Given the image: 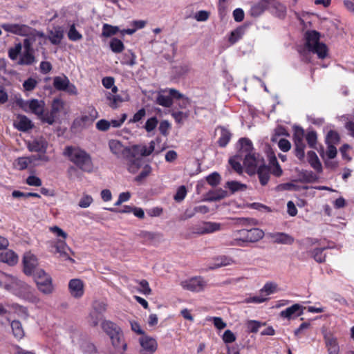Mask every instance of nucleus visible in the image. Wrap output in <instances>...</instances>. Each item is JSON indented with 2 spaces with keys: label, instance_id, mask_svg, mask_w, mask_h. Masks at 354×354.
Here are the masks:
<instances>
[{
  "label": "nucleus",
  "instance_id": "8",
  "mask_svg": "<svg viewBox=\"0 0 354 354\" xmlns=\"http://www.w3.org/2000/svg\"><path fill=\"white\" fill-rule=\"evenodd\" d=\"M42 161L47 162L50 158L46 155H31L30 156H22L15 160L13 162V167L18 170H24L28 167L29 165H37L36 161Z\"/></svg>",
  "mask_w": 354,
  "mask_h": 354
},
{
  "label": "nucleus",
  "instance_id": "14",
  "mask_svg": "<svg viewBox=\"0 0 354 354\" xmlns=\"http://www.w3.org/2000/svg\"><path fill=\"white\" fill-rule=\"evenodd\" d=\"M140 354H153L158 348L156 340L148 335H142L139 338Z\"/></svg>",
  "mask_w": 354,
  "mask_h": 354
},
{
  "label": "nucleus",
  "instance_id": "32",
  "mask_svg": "<svg viewBox=\"0 0 354 354\" xmlns=\"http://www.w3.org/2000/svg\"><path fill=\"white\" fill-rule=\"evenodd\" d=\"M259 181L262 185H266L270 179V168L265 163L257 170Z\"/></svg>",
  "mask_w": 354,
  "mask_h": 354
},
{
  "label": "nucleus",
  "instance_id": "1",
  "mask_svg": "<svg viewBox=\"0 0 354 354\" xmlns=\"http://www.w3.org/2000/svg\"><path fill=\"white\" fill-rule=\"evenodd\" d=\"M0 286L32 304H38L40 301V299L30 286L15 277L3 272H0Z\"/></svg>",
  "mask_w": 354,
  "mask_h": 354
},
{
  "label": "nucleus",
  "instance_id": "16",
  "mask_svg": "<svg viewBox=\"0 0 354 354\" xmlns=\"http://www.w3.org/2000/svg\"><path fill=\"white\" fill-rule=\"evenodd\" d=\"M45 105L46 104L44 100L32 99L26 101L22 105V107L25 111H30L39 117L44 111Z\"/></svg>",
  "mask_w": 354,
  "mask_h": 354
},
{
  "label": "nucleus",
  "instance_id": "6",
  "mask_svg": "<svg viewBox=\"0 0 354 354\" xmlns=\"http://www.w3.org/2000/svg\"><path fill=\"white\" fill-rule=\"evenodd\" d=\"M34 280L37 289L44 295H51L55 290L51 276L44 270H37L34 273Z\"/></svg>",
  "mask_w": 354,
  "mask_h": 354
},
{
  "label": "nucleus",
  "instance_id": "7",
  "mask_svg": "<svg viewBox=\"0 0 354 354\" xmlns=\"http://www.w3.org/2000/svg\"><path fill=\"white\" fill-rule=\"evenodd\" d=\"M180 97L182 93L178 90L167 88L158 91L156 102L162 106L169 108L172 106L174 98Z\"/></svg>",
  "mask_w": 354,
  "mask_h": 354
},
{
  "label": "nucleus",
  "instance_id": "63",
  "mask_svg": "<svg viewBox=\"0 0 354 354\" xmlns=\"http://www.w3.org/2000/svg\"><path fill=\"white\" fill-rule=\"evenodd\" d=\"M207 183L212 185L215 186L219 183L220 176L218 173H213L207 177Z\"/></svg>",
  "mask_w": 354,
  "mask_h": 354
},
{
  "label": "nucleus",
  "instance_id": "37",
  "mask_svg": "<svg viewBox=\"0 0 354 354\" xmlns=\"http://www.w3.org/2000/svg\"><path fill=\"white\" fill-rule=\"evenodd\" d=\"M271 2L270 8H272L273 9L272 11L274 12L280 19H283L286 11V7L281 3L276 2L274 0H271Z\"/></svg>",
  "mask_w": 354,
  "mask_h": 354
},
{
  "label": "nucleus",
  "instance_id": "61",
  "mask_svg": "<svg viewBox=\"0 0 354 354\" xmlns=\"http://www.w3.org/2000/svg\"><path fill=\"white\" fill-rule=\"evenodd\" d=\"M324 339L327 348L332 346L333 347L338 346L337 339L334 337L331 334L324 335Z\"/></svg>",
  "mask_w": 354,
  "mask_h": 354
},
{
  "label": "nucleus",
  "instance_id": "35",
  "mask_svg": "<svg viewBox=\"0 0 354 354\" xmlns=\"http://www.w3.org/2000/svg\"><path fill=\"white\" fill-rule=\"evenodd\" d=\"M106 100L109 101V105L113 109H117L120 104L124 100L119 95H114L111 92L106 93Z\"/></svg>",
  "mask_w": 354,
  "mask_h": 354
},
{
  "label": "nucleus",
  "instance_id": "38",
  "mask_svg": "<svg viewBox=\"0 0 354 354\" xmlns=\"http://www.w3.org/2000/svg\"><path fill=\"white\" fill-rule=\"evenodd\" d=\"M246 28L245 25L241 26L238 27L235 30L232 31L231 32V35L229 37V41L231 44H234L236 41H238L239 39H240L242 36V35L244 32V30Z\"/></svg>",
  "mask_w": 354,
  "mask_h": 354
},
{
  "label": "nucleus",
  "instance_id": "43",
  "mask_svg": "<svg viewBox=\"0 0 354 354\" xmlns=\"http://www.w3.org/2000/svg\"><path fill=\"white\" fill-rule=\"evenodd\" d=\"M57 116H56L55 114H53L52 112H43L42 115H40L39 118L43 122L47 123L48 124H53L55 120L57 119Z\"/></svg>",
  "mask_w": 354,
  "mask_h": 354
},
{
  "label": "nucleus",
  "instance_id": "13",
  "mask_svg": "<svg viewBox=\"0 0 354 354\" xmlns=\"http://www.w3.org/2000/svg\"><path fill=\"white\" fill-rule=\"evenodd\" d=\"M53 86L58 91H66L70 94H77L76 87L71 84L66 75L56 76L53 78Z\"/></svg>",
  "mask_w": 354,
  "mask_h": 354
},
{
  "label": "nucleus",
  "instance_id": "3",
  "mask_svg": "<svg viewBox=\"0 0 354 354\" xmlns=\"http://www.w3.org/2000/svg\"><path fill=\"white\" fill-rule=\"evenodd\" d=\"M305 47L310 52L324 59L328 56L327 46L320 41V33L316 30H307L304 35Z\"/></svg>",
  "mask_w": 354,
  "mask_h": 354
},
{
  "label": "nucleus",
  "instance_id": "30",
  "mask_svg": "<svg viewBox=\"0 0 354 354\" xmlns=\"http://www.w3.org/2000/svg\"><path fill=\"white\" fill-rule=\"evenodd\" d=\"M64 36V31L59 27H54L49 31L48 39L53 44H59Z\"/></svg>",
  "mask_w": 354,
  "mask_h": 354
},
{
  "label": "nucleus",
  "instance_id": "31",
  "mask_svg": "<svg viewBox=\"0 0 354 354\" xmlns=\"http://www.w3.org/2000/svg\"><path fill=\"white\" fill-rule=\"evenodd\" d=\"M308 160L310 166L318 173L322 172V166L319 159L315 151H310L307 153Z\"/></svg>",
  "mask_w": 354,
  "mask_h": 354
},
{
  "label": "nucleus",
  "instance_id": "15",
  "mask_svg": "<svg viewBox=\"0 0 354 354\" xmlns=\"http://www.w3.org/2000/svg\"><path fill=\"white\" fill-rule=\"evenodd\" d=\"M180 285L185 290L199 292L203 290L206 283L202 277H196L181 281Z\"/></svg>",
  "mask_w": 354,
  "mask_h": 354
},
{
  "label": "nucleus",
  "instance_id": "34",
  "mask_svg": "<svg viewBox=\"0 0 354 354\" xmlns=\"http://www.w3.org/2000/svg\"><path fill=\"white\" fill-rule=\"evenodd\" d=\"M225 187L228 189L230 194H234L239 191H244L246 189L247 186L245 184L241 183L238 181L232 180L227 181L225 183Z\"/></svg>",
  "mask_w": 354,
  "mask_h": 354
},
{
  "label": "nucleus",
  "instance_id": "57",
  "mask_svg": "<svg viewBox=\"0 0 354 354\" xmlns=\"http://www.w3.org/2000/svg\"><path fill=\"white\" fill-rule=\"evenodd\" d=\"M146 115V110L144 108L139 109L133 116L132 118L129 120L130 123H136L140 122L142 120Z\"/></svg>",
  "mask_w": 354,
  "mask_h": 354
},
{
  "label": "nucleus",
  "instance_id": "46",
  "mask_svg": "<svg viewBox=\"0 0 354 354\" xmlns=\"http://www.w3.org/2000/svg\"><path fill=\"white\" fill-rule=\"evenodd\" d=\"M118 31V28L117 26H112L108 24H104L103 30H102V35L104 37H111L116 34Z\"/></svg>",
  "mask_w": 354,
  "mask_h": 354
},
{
  "label": "nucleus",
  "instance_id": "20",
  "mask_svg": "<svg viewBox=\"0 0 354 354\" xmlns=\"http://www.w3.org/2000/svg\"><path fill=\"white\" fill-rule=\"evenodd\" d=\"M220 229V224L214 222H203L194 227L193 232L198 234H209Z\"/></svg>",
  "mask_w": 354,
  "mask_h": 354
},
{
  "label": "nucleus",
  "instance_id": "52",
  "mask_svg": "<svg viewBox=\"0 0 354 354\" xmlns=\"http://www.w3.org/2000/svg\"><path fill=\"white\" fill-rule=\"evenodd\" d=\"M102 315L91 310L88 316V322L91 325L95 326L98 324L100 320L102 318Z\"/></svg>",
  "mask_w": 354,
  "mask_h": 354
},
{
  "label": "nucleus",
  "instance_id": "48",
  "mask_svg": "<svg viewBox=\"0 0 354 354\" xmlns=\"http://www.w3.org/2000/svg\"><path fill=\"white\" fill-rule=\"evenodd\" d=\"M317 139V133L315 131H310L306 135V140L311 148H316Z\"/></svg>",
  "mask_w": 354,
  "mask_h": 354
},
{
  "label": "nucleus",
  "instance_id": "17",
  "mask_svg": "<svg viewBox=\"0 0 354 354\" xmlns=\"http://www.w3.org/2000/svg\"><path fill=\"white\" fill-rule=\"evenodd\" d=\"M3 28L16 35L28 36L32 35V30L24 24H3Z\"/></svg>",
  "mask_w": 354,
  "mask_h": 354
},
{
  "label": "nucleus",
  "instance_id": "62",
  "mask_svg": "<svg viewBox=\"0 0 354 354\" xmlns=\"http://www.w3.org/2000/svg\"><path fill=\"white\" fill-rule=\"evenodd\" d=\"M209 12L206 10H200L195 13L194 18L198 21H205L208 19Z\"/></svg>",
  "mask_w": 354,
  "mask_h": 354
},
{
  "label": "nucleus",
  "instance_id": "59",
  "mask_svg": "<svg viewBox=\"0 0 354 354\" xmlns=\"http://www.w3.org/2000/svg\"><path fill=\"white\" fill-rule=\"evenodd\" d=\"M127 117V114L123 113L121 115V118L120 119H113V120H111V121H109L110 127H113L114 128L120 127L122 125V124L124 122V121L126 120Z\"/></svg>",
  "mask_w": 354,
  "mask_h": 354
},
{
  "label": "nucleus",
  "instance_id": "26",
  "mask_svg": "<svg viewBox=\"0 0 354 354\" xmlns=\"http://www.w3.org/2000/svg\"><path fill=\"white\" fill-rule=\"evenodd\" d=\"M305 308L299 304H295L290 307L287 308L286 310L280 313L282 317L291 319L295 317H299L303 314V310Z\"/></svg>",
  "mask_w": 354,
  "mask_h": 354
},
{
  "label": "nucleus",
  "instance_id": "54",
  "mask_svg": "<svg viewBox=\"0 0 354 354\" xmlns=\"http://www.w3.org/2000/svg\"><path fill=\"white\" fill-rule=\"evenodd\" d=\"M187 195V189L185 186L182 185L180 186L176 191V194L174 196V198L177 202H180L184 200Z\"/></svg>",
  "mask_w": 354,
  "mask_h": 354
},
{
  "label": "nucleus",
  "instance_id": "5",
  "mask_svg": "<svg viewBox=\"0 0 354 354\" xmlns=\"http://www.w3.org/2000/svg\"><path fill=\"white\" fill-rule=\"evenodd\" d=\"M102 328L111 340L113 346L118 351L124 352L127 344L124 342L121 328L115 323L104 320L102 322Z\"/></svg>",
  "mask_w": 354,
  "mask_h": 354
},
{
  "label": "nucleus",
  "instance_id": "12",
  "mask_svg": "<svg viewBox=\"0 0 354 354\" xmlns=\"http://www.w3.org/2000/svg\"><path fill=\"white\" fill-rule=\"evenodd\" d=\"M109 147L111 153L118 158L124 159L131 152V147L124 146L122 142L116 139L109 140Z\"/></svg>",
  "mask_w": 354,
  "mask_h": 354
},
{
  "label": "nucleus",
  "instance_id": "53",
  "mask_svg": "<svg viewBox=\"0 0 354 354\" xmlns=\"http://www.w3.org/2000/svg\"><path fill=\"white\" fill-rule=\"evenodd\" d=\"M92 310L102 315L106 310V304L102 301H95L93 304Z\"/></svg>",
  "mask_w": 354,
  "mask_h": 354
},
{
  "label": "nucleus",
  "instance_id": "29",
  "mask_svg": "<svg viewBox=\"0 0 354 354\" xmlns=\"http://www.w3.org/2000/svg\"><path fill=\"white\" fill-rule=\"evenodd\" d=\"M0 261L10 266H14L18 262V256L12 250L1 252Z\"/></svg>",
  "mask_w": 354,
  "mask_h": 354
},
{
  "label": "nucleus",
  "instance_id": "4",
  "mask_svg": "<svg viewBox=\"0 0 354 354\" xmlns=\"http://www.w3.org/2000/svg\"><path fill=\"white\" fill-rule=\"evenodd\" d=\"M263 236V231L259 228H244L233 233V240L230 244L243 247L248 243H254L261 240Z\"/></svg>",
  "mask_w": 354,
  "mask_h": 354
},
{
  "label": "nucleus",
  "instance_id": "24",
  "mask_svg": "<svg viewBox=\"0 0 354 354\" xmlns=\"http://www.w3.org/2000/svg\"><path fill=\"white\" fill-rule=\"evenodd\" d=\"M71 295L75 298H80L84 295V283L79 279H73L68 283Z\"/></svg>",
  "mask_w": 354,
  "mask_h": 354
},
{
  "label": "nucleus",
  "instance_id": "56",
  "mask_svg": "<svg viewBox=\"0 0 354 354\" xmlns=\"http://www.w3.org/2000/svg\"><path fill=\"white\" fill-rule=\"evenodd\" d=\"M93 201V200L91 196L84 194L79 201V206L82 208H87L91 205Z\"/></svg>",
  "mask_w": 354,
  "mask_h": 354
},
{
  "label": "nucleus",
  "instance_id": "51",
  "mask_svg": "<svg viewBox=\"0 0 354 354\" xmlns=\"http://www.w3.org/2000/svg\"><path fill=\"white\" fill-rule=\"evenodd\" d=\"M68 37L70 40L75 41L81 39L82 35L75 29L74 24H73L68 30Z\"/></svg>",
  "mask_w": 354,
  "mask_h": 354
},
{
  "label": "nucleus",
  "instance_id": "2",
  "mask_svg": "<svg viewBox=\"0 0 354 354\" xmlns=\"http://www.w3.org/2000/svg\"><path fill=\"white\" fill-rule=\"evenodd\" d=\"M63 155L83 171L91 172L93 171V165L91 157L84 150L79 147L68 146L64 149Z\"/></svg>",
  "mask_w": 354,
  "mask_h": 354
},
{
  "label": "nucleus",
  "instance_id": "22",
  "mask_svg": "<svg viewBox=\"0 0 354 354\" xmlns=\"http://www.w3.org/2000/svg\"><path fill=\"white\" fill-rule=\"evenodd\" d=\"M155 142L151 141L149 146L146 145H133L131 147V152L133 156H137L142 158V156H148L154 151Z\"/></svg>",
  "mask_w": 354,
  "mask_h": 354
},
{
  "label": "nucleus",
  "instance_id": "10",
  "mask_svg": "<svg viewBox=\"0 0 354 354\" xmlns=\"http://www.w3.org/2000/svg\"><path fill=\"white\" fill-rule=\"evenodd\" d=\"M36 62L34 56V50L28 38L24 41V50L21 53L17 64L19 65H32Z\"/></svg>",
  "mask_w": 354,
  "mask_h": 354
},
{
  "label": "nucleus",
  "instance_id": "36",
  "mask_svg": "<svg viewBox=\"0 0 354 354\" xmlns=\"http://www.w3.org/2000/svg\"><path fill=\"white\" fill-rule=\"evenodd\" d=\"M241 145L240 156H243L245 154L254 153L253 151V147L252 142L245 138H241L239 140Z\"/></svg>",
  "mask_w": 354,
  "mask_h": 354
},
{
  "label": "nucleus",
  "instance_id": "64",
  "mask_svg": "<svg viewBox=\"0 0 354 354\" xmlns=\"http://www.w3.org/2000/svg\"><path fill=\"white\" fill-rule=\"evenodd\" d=\"M278 146L279 149L283 152L288 151L291 148L290 142L285 138H281L279 140L278 142Z\"/></svg>",
  "mask_w": 354,
  "mask_h": 354
},
{
  "label": "nucleus",
  "instance_id": "58",
  "mask_svg": "<svg viewBox=\"0 0 354 354\" xmlns=\"http://www.w3.org/2000/svg\"><path fill=\"white\" fill-rule=\"evenodd\" d=\"M236 339L235 334L232 332L230 330H226L223 333V341L226 343H232Z\"/></svg>",
  "mask_w": 354,
  "mask_h": 354
},
{
  "label": "nucleus",
  "instance_id": "11",
  "mask_svg": "<svg viewBox=\"0 0 354 354\" xmlns=\"http://www.w3.org/2000/svg\"><path fill=\"white\" fill-rule=\"evenodd\" d=\"M304 129L301 127H296L293 135L295 154L301 160H303L305 156L304 149L306 145L304 142Z\"/></svg>",
  "mask_w": 354,
  "mask_h": 354
},
{
  "label": "nucleus",
  "instance_id": "50",
  "mask_svg": "<svg viewBox=\"0 0 354 354\" xmlns=\"http://www.w3.org/2000/svg\"><path fill=\"white\" fill-rule=\"evenodd\" d=\"M158 123V119L156 117H151L146 121L144 127L147 132H151L156 128Z\"/></svg>",
  "mask_w": 354,
  "mask_h": 354
},
{
  "label": "nucleus",
  "instance_id": "42",
  "mask_svg": "<svg viewBox=\"0 0 354 354\" xmlns=\"http://www.w3.org/2000/svg\"><path fill=\"white\" fill-rule=\"evenodd\" d=\"M277 285L276 283L270 282L266 283L264 286L261 289L260 292L265 294V296H268L274 293L277 290Z\"/></svg>",
  "mask_w": 354,
  "mask_h": 354
},
{
  "label": "nucleus",
  "instance_id": "23",
  "mask_svg": "<svg viewBox=\"0 0 354 354\" xmlns=\"http://www.w3.org/2000/svg\"><path fill=\"white\" fill-rule=\"evenodd\" d=\"M124 159L127 162L128 171L132 174L137 173L143 164L142 158L133 156L132 153H130Z\"/></svg>",
  "mask_w": 354,
  "mask_h": 354
},
{
  "label": "nucleus",
  "instance_id": "45",
  "mask_svg": "<svg viewBox=\"0 0 354 354\" xmlns=\"http://www.w3.org/2000/svg\"><path fill=\"white\" fill-rule=\"evenodd\" d=\"M37 84L38 82L35 78L29 77L24 82L23 87L26 91H32L36 88Z\"/></svg>",
  "mask_w": 354,
  "mask_h": 354
},
{
  "label": "nucleus",
  "instance_id": "40",
  "mask_svg": "<svg viewBox=\"0 0 354 354\" xmlns=\"http://www.w3.org/2000/svg\"><path fill=\"white\" fill-rule=\"evenodd\" d=\"M63 109L64 102H62V100L59 98H55L53 100L52 102L51 109L50 111L58 117L59 113L62 111Z\"/></svg>",
  "mask_w": 354,
  "mask_h": 354
},
{
  "label": "nucleus",
  "instance_id": "49",
  "mask_svg": "<svg viewBox=\"0 0 354 354\" xmlns=\"http://www.w3.org/2000/svg\"><path fill=\"white\" fill-rule=\"evenodd\" d=\"M229 163L232 169L237 172L238 174H241L243 171V167L239 160V158L237 156L231 158L229 160Z\"/></svg>",
  "mask_w": 354,
  "mask_h": 354
},
{
  "label": "nucleus",
  "instance_id": "9",
  "mask_svg": "<svg viewBox=\"0 0 354 354\" xmlns=\"http://www.w3.org/2000/svg\"><path fill=\"white\" fill-rule=\"evenodd\" d=\"M264 164L263 158L258 153H250L244 155L243 165L249 175H254L259 167Z\"/></svg>",
  "mask_w": 354,
  "mask_h": 354
},
{
  "label": "nucleus",
  "instance_id": "18",
  "mask_svg": "<svg viewBox=\"0 0 354 354\" xmlns=\"http://www.w3.org/2000/svg\"><path fill=\"white\" fill-rule=\"evenodd\" d=\"M48 143L44 138H37L28 142L27 148L31 152L39 153V155H46Z\"/></svg>",
  "mask_w": 354,
  "mask_h": 354
},
{
  "label": "nucleus",
  "instance_id": "19",
  "mask_svg": "<svg viewBox=\"0 0 354 354\" xmlns=\"http://www.w3.org/2000/svg\"><path fill=\"white\" fill-rule=\"evenodd\" d=\"M24 271L26 274H34L35 269L37 266V259L36 257L30 252L25 253L23 259Z\"/></svg>",
  "mask_w": 354,
  "mask_h": 354
},
{
  "label": "nucleus",
  "instance_id": "21",
  "mask_svg": "<svg viewBox=\"0 0 354 354\" xmlns=\"http://www.w3.org/2000/svg\"><path fill=\"white\" fill-rule=\"evenodd\" d=\"M55 248L56 252L59 254V257L62 260H68L72 263L74 262V260L70 257V253H73V252L67 245L65 240H58L55 245Z\"/></svg>",
  "mask_w": 354,
  "mask_h": 354
},
{
  "label": "nucleus",
  "instance_id": "55",
  "mask_svg": "<svg viewBox=\"0 0 354 354\" xmlns=\"http://www.w3.org/2000/svg\"><path fill=\"white\" fill-rule=\"evenodd\" d=\"M140 285V288L138 289L139 292L142 293L145 295H149L151 292V289L149 287V283L147 281L142 279L138 281Z\"/></svg>",
  "mask_w": 354,
  "mask_h": 354
},
{
  "label": "nucleus",
  "instance_id": "41",
  "mask_svg": "<svg viewBox=\"0 0 354 354\" xmlns=\"http://www.w3.org/2000/svg\"><path fill=\"white\" fill-rule=\"evenodd\" d=\"M110 48L113 53H120L124 50V46L121 40L113 38L110 41Z\"/></svg>",
  "mask_w": 354,
  "mask_h": 354
},
{
  "label": "nucleus",
  "instance_id": "39",
  "mask_svg": "<svg viewBox=\"0 0 354 354\" xmlns=\"http://www.w3.org/2000/svg\"><path fill=\"white\" fill-rule=\"evenodd\" d=\"M22 45L21 43H17L14 47L9 48L8 56L12 61H15L18 59L21 53Z\"/></svg>",
  "mask_w": 354,
  "mask_h": 354
},
{
  "label": "nucleus",
  "instance_id": "44",
  "mask_svg": "<svg viewBox=\"0 0 354 354\" xmlns=\"http://www.w3.org/2000/svg\"><path fill=\"white\" fill-rule=\"evenodd\" d=\"M87 113L88 115H83L82 118L84 122L93 121L98 117V113L97 110L93 106L88 108Z\"/></svg>",
  "mask_w": 354,
  "mask_h": 354
},
{
  "label": "nucleus",
  "instance_id": "60",
  "mask_svg": "<svg viewBox=\"0 0 354 354\" xmlns=\"http://www.w3.org/2000/svg\"><path fill=\"white\" fill-rule=\"evenodd\" d=\"M26 183L30 186L39 187L41 185V180L34 175L29 176L26 180Z\"/></svg>",
  "mask_w": 354,
  "mask_h": 354
},
{
  "label": "nucleus",
  "instance_id": "28",
  "mask_svg": "<svg viewBox=\"0 0 354 354\" xmlns=\"http://www.w3.org/2000/svg\"><path fill=\"white\" fill-rule=\"evenodd\" d=\"M271 3V0H261L252 7L250 10L251 15L254 17L259 16L266 9L270 8Z\"/></svg>",
  "mask_w": 354,
  "mask_h": 354
},
{
  "label": "nucleus",
  "instance_id": "33",
  "mask_svg": "<svg viewBox=\"0 0 354 354\" xmlns=\"http://www.w3.org/2000/svg\"><path fill=\"white\" fill-rule=\"evenodd\" d=\"M10 326L14 337L18 340L21 339L25 335L21 323L18 320H13Z\"/></svg>",
  "mask_w": 354,
  "mask_h": 354
},
{
  "label": "nucleus",
  "instance_id": "47",
  "mask_svg": "<svg viewBox=\"0 0 354 354\" xmlns=\"http://www.w3.org/2000/svg\"><path fill=\"white\" fill-rule=\"evenodd\" d=\"M171 115L178 124H183L184 120L188 117V113H187L174 110L171 111Z\"/></svg>",
  "mask_w": 354,
  "mask_h": 354
},
{
  "label": "nucleus",
  "instance_id": "27",
  "mask_svg": "<svg viewBox=\"0 0 354 354\" xmlns=\"http://www.w3.org/2000/svg\"><path fill=\"white\" fill-rule=\"evenodd\" d=\"M14 126L19 131H27L33 127V124L26 115H19L14 121Z\"/></svg>",
  "mask_w": 354,
  "mask_h": 354
},
{
  "label": "nucleus",
  "instance_id": "25",
  "mask_svg": "<svg viewBox=\"0 0 354 354\" xmlns=\"http://www.w3.org/2000/svg\"><path fill=\"white\" fill-rule=\"evenodd\" d=\"M268 236L274 243L278 244L291 245L295 241L292 236L283 232L270 233Z\"/></svg>",
  "mask_w": 354,
  "mask_h": 354
}]
</instances>
